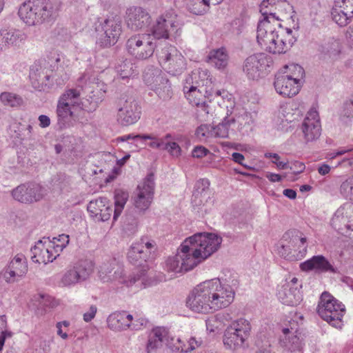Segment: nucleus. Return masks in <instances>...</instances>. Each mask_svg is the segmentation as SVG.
<instances>
[{"label":"nucleus","mask_w":353,"mask_h":353,"mask_svg":"<svg viewBox=\"0 0 353 353\" xmlns=\"http://www.w3.org/2000/svg\"><path fill=\"white\" fill-rule=\"evenodd\" d=\"M170 135L168 134L164 137L165 145L163 149L168 150L172 156L178 157L181 153V148L179 145L170 141Z\"/></svg>","instance_id":"603ef678"},{"label":"nucleus","mask_w":353,"mask_h":353,"mask_svg":"<svg viewBox=\"0 0 353 353\" xmlns=\"http://www.w3.org/2000/svg\"><path fill=\"white\" fill-rule=\"evenodd\" d=\"M154 189V174H148L137 188V196L134 198V205L141 210L148 209L152 200Z\"/></svg>","instance_id":"f3484780"},{"label":"nucleus","mask_w":353,"mask_h":353,"mask_svg":"<svg viewBox=\"0 0 353 353\" xmlns=\"http://www.w3.org/2000/svg\"><path fill=\"white\" fill-rule=\"evenodd\" d=\"M156 249L155 241L148 236H143L139 241L132 243L128 252V259L141 269L124 281L128 286L136 285L139 288H145L155 283L151 272H148L149 266L147 262L154 258Z\"/></svg>","instance_id":"f257e3e1"},{"label":"nucleus","mask_w":353,"mask_h":353,"mask_svg":"<svg viewBox=\"0 0 353 353\" xmlns=\"http://www.w3.org/2000/svg\"><path fill=\"white\" fill-rule=\"evenodd\" d=\"M205 76H208L206 79L202 80L203 81V85L206 86L205 93L208 94V97H210L212 96L213 94V90H212V78L210 77V75H208L207 73L205 74Z\"/></svg>","instance_id":"e2e57ef3"},{"label":"nucleus","mask_w":353,"mask_h":353,"mask_svg":"<svg viewBox=\"0 0 353 353\" xmlns=\"http://www.w3.org/2000/svg\"><path fill=\"white\" fill-rule=\"evenodd\" d=\"M274 85L279 94L291 98L299 93L301 83L290 79L288 77V74L278 73L275 77Z\"/></svg>","instance_id":"393cba45"},{"label":"nucleus","mask_w":353,"mask_h":353,"mask_svg":"<svg viewBox=\"0 0 353 353\" xmlns=\"http://www.w3.org/2000/svg\"><path fill=\"white\" fill-rule=\"evenodd\" d=\"M307 251V238L296 230L285 232L276 244V253L290 261H296L304 258Z\"/></svg>","instance_id":"423d86ee"},{"label":"nucleus","mask_w":353,"mask_h":353,"mask_svg":"<svg viewBox=\"0 0 353 353\" xmlns=\"http://www.w3.org/2000/svg\"><path fill=\"white\" fill-rule=\"evenodd\" d=\"M97 307L94 305H90L88 310L83 314V321L90 322L96 316Z\"/></svg>","instance_id":"bf43d9fd"},{"label":"nucleus","mask_w":353,"mask_h":353,"mask_svg":"<svg viewBox=\"0 0 353 353\" xmlns=\"http://www.w3.org/2000/svg\"><path fill=\"white\" fill-rule=\"evenodd\" d=\"M125 21L127 26L131 30H144L150 24L151 18L148 12L143 8L132 6L126 10Z\"/></svg>","instance_id":"aec40b11"},{"label":"nucleus","mask_w":353,"mask_h":353,"mask_svg":"<svg viewBox=\"0 0 353 353\" xmlns=\"http://www.w3.org/2000/svg\"><path fill=\"white\" fill-rule=\"evenodd\" d=\"M228 54L224 48L211 50L206 61L218 69L225 68L228 63Z\"/></svg>","instance_id":"473e14b6"},{"label":"nucleus","mask_w":353,"mask_h":353,"mask_svg":"<svg viewBox=\"0 0 353 353\" xmlns=\"http://www.w3.org/2000/svg\"><path fill=\"white\" fill-rule=\"evenodd\" d=\"M117 114V122L122 126L136 123L141 118V108L132 97L121 99Z\"/></svg>","instance_id":"4468645a"},{"label":"nucleus","mask_w":353,"mask_h":353,"mask_svg":"<svg viewBox=\"0 0 353 353\" xmlns=\"http://www.w3.org/2000/svg\"><path fill=\"white\" fill-rule=\"evenodd\" d=\"M211 110L212 108L205 102H203L200 105V116L203 117L205 121L209 120L210 117H213Z\"/></svg>","instance_id":"13d9d810"},{"label":"nucleus","mask_w":353,"mask_h":353,"mask_svg":"<svg viewBox=\"0 0 353 353\" xmlns=\"http://www.w3.org/2000/svg\"><path fill=\"white\" fill-rule=\"evenodd\" d=\"M157 58L160 65L173 75L181 73L185 68V59L174 46L166 45L157 52Z\"/></svg>","instance_id":"f8f14e48"},{"label":"nucleus","mask_w":353,"mask_h":353,"mask_svg":"<svg viewBox=\"0 0 353 353\" xmlns=\"http://www.w3.org/2000/svg\"><path fill=\"white\" fill-rule=\"evenodd\" d=\"M166 17H159L155 25L151 28V32L153 39H167L169 34L174 32H176L179 23L176 21V15H166Z\"/></svg>","instance_id":"b1692460"},{"label":"nucleus","mask_w":353,"mask_h":353,"mask_svg":"<svg viewBox=\"0 0 353 353\" xmlns=\"http://www.w3.org/2000/svg\"><path fill=\"white\" fill-rule=\"evenodd\" d=\"M271 63L272 59L269 56L258 53L244 61L243 70L249 79L259 80L268 74Z\"/></svg>","instance_id":"ddd939ff"},{"label":"nucleus","mask_w":353,"mask_h":353,"mask_svg":"<svg viewBox=\"0 0 353 353\" xmlns=\"http://www.w3.org/2000/svg\"><path fill=\"white\" fill-rule=\"evenodd\" d=\"M52 248L54 250V252L57 256L69 243V235L62 234L57 237H54L52 241H50Z\"/></svg>","instance_id":"a18cd8bd"},{"label":"nucleus","mask_w":353,"mask_h":353,"mask_svg":"<svg viewBox=\"0 0 353 353\" xmlns=\"http://www.w3.org/2000/svg\"><path fill=\"white\" fill-rule=\"evenodd\" d=\"M39 126L41 128L48 127L50 124V119L46 115H40L39 117Z\"/></svg>","instance_id":"338daca9"},{"label":"nucleus","mask_w":353,"mask_h":353,"mask_svg":"<svg viewBox=\"0 0 353 353\" xmlns=\"http://www.w3.org/2000/svg\"><path fill=\"white\" fill-rule=\"evenodd\" d=\"M1 102L11 107H18L23 103V99L19 95L10 92H3L0 95Z\"/></svg>","instance_id":"49530a36"},{"label":"nucleus","mask_w":353,"mask_h":353,"mask_svg":"<svg viewBox=\"0 0 353 353\" xmlns=\"http://www.w3.org/2000/svg\"><path fill=\"white\" fill-rule=\"evenodd\" d=\"M28 270L26 256L22 254H17L10 260L1 274L6 283H14L24 277Z\"/></svg>","instance_id":"2eb2a0df"},{"label":"nucleus","mask_w":353,"mask_h":353,"mask_svg":"<svg viewBox=\"0 0 353 353\" xmlns=\"http://www.w3.org/2000/svg\"><path fill=\"white\" fill-rule=\"evenodd\" d=\"M334 216L336 219H353V204H345L343 206L339 208L335 214Z\"/></svg>","instance_id":"3c124183"},{"label":"nucleus","mask_w":353,"mask_h":353,"mask_svg":"<svg viewBox=\"0 0 353 353\" xmlns=\"http://www.w3.org/2000/svg\"><path fill=\"white\" fill-rule=\"evenodd\" d=\"M340 190L344 196L353 200V176L342 183Z\"/></svg>","instance_id":"864d4df0"},{"label":"nucleus","mask_w":353,"mask_h":353,"mask_svg":"<svg viewBox=\"0 0 353 353\" xmlns=\"http://www.w3.org/2000/svg\"><path fill=\"white\" fill-rule=\"evenodd\" d=\"M222 238L214 233H200V259H205L221 246Z\"/></svg>","instance_id":"bb28decb"},{"label":"nucleus","mask_w":353,"mask_h":353,"mask_svg":"<svg viewBox=\"0 0 353 353\" xmlns=\"http://www.w3.org/2000/svg\"><path fill=\"white\" fill-rule=\"evenodd\" d=\"M199 263V233L186 238L177 250V253L165 261L168 272L184 273L192 270Z\"/></svg>","instance_id":"20e7f679"},{"label":"nucleus","mask_w":353,"mask_h":353,"mask_svg":"<svg viewBox=\"0 0 353 353\" xmlns=\"http://www.w3.org/2000/svg\"><path fill=\"white\" fill-rule=\"evenodd\" d=\"M223 0H202V3L205 6L202 14L206 13L209 10L210 5H218L221 3Z\"/></svg>","instance_id":"69168bd1"},{"label":"nucleus","mask_w":353,"mask_h":353,"mask_svg":"<svg viewBox=\"0 0 353 353\" xmlns=\"http://www.w3.org/2000/svg\"><path fill=\"white\" fill-rule=\"evenodd\" d=\"M286 108H281L279 112V117L281 119V122L283 123L284 121L287 123H290L293 121L294 119V115L292 113L286 112Z\"/></svg>","instance_id":"052dcab7"},{"label":"nucleus","mask_w":353,"mask_h":353,"mask_svg":"<svg viewBox=\"0 0 353 353\" xmlns=\"http://www.w3.org/2000/svg\"><path fill=\"white\" fill-rule=\"evenodd\" d=\"M61 62V54L56 50L47 52L46 57L36 61L30 69V77L45 83L50 84V78L55 70H58Z\"/></svg>","instance_id":"9d476101"},{"label":"nucleus","mask_w":353,"mask_h":353,"mask_svg":"<svg viewBox=\"0 0 353 353\" xmlns=\"http://www.w3.org/2000/svg\"><path fill=\"white\" fill-rule=\"evenodd\" d=\"M342 43L339 39L330 38L321 46V51L332 60H337L342 54Z\"/></svg>","instance_id":"72a5a7b5"},{"label":"nucleus","mask_w":353,"mask_h":353,"mask_svg":"<svg viewBox=\"0 0 353 353\" xmlns=\"http://www.w3.org/2000/svg\"><path fill=\"white\" fill-rule=\"evenodd\" d=\"M80 96V91L77 89H68L60 96L56 111L60 128L71 126L75 111L83 108Z\"/></svg>","instance_id":"0eeeda50"},{"label":"nucleus","mask_w":353,"mask_h":353,"mask_svg":"<svg viewBox=\"0 0 353 353\" xmlns=\"http://www.w3.org/2000/svg\"><path fill=\"white\" fill-rule=\"evenodd\" d=\"M199 82L196 80V74L195 73L188 77L183 86V92L187 100L193 105L197 107L199 105Z\"/></svg>","instance_id":"7c9ffc66"},{"label":"nucleus","mask_w":353,"mask_h":353,"mask_svg":"<svg viewBox=\"0 0 353 353\" xmlns=\"http://www.w3.org/2000/svg\"><path fill=\"white\" fill-rule=\"evenodd\" d=\"M279 73L281 74H288V77H290V79L301 82V79L304 76V70L301 65L292 63L285 65L283 71Z\"/></svg>","instance_id":"c03bdc74"},{"label":"nucleus","mask_w":353,"mask_h":353,"mask_svg":"<svg viewBox=\"0 0 353 353\" xmlns=\"http://www.w3.org/2000/svg\"><path fill=\"white\" fill-rule=\"evenodd\" d=\"M343 226L340 225V226H336V225H334V228H337L338 230V232L339 234H341L344 236H348L350 235V232L352 231H353V225H350L347 223H345V222H343Z\"/></svg>","instance_id":"680f3d73"},{"label":"nucleus","mask_w":353,"mask_h":353,"mask_svg":"<svg viewBox=\"0 0 353 353\" xmlns=\"http://www.w3.org/2000/svg\"><path fill=\"white\" fill-rule=\"evenodd\" d=\"M196 345L197 341L194 337L190 338L186 343L178 338L175 343L173 342L170 344V347L172 351L187 353L194 350Z\"/></svg>","instance_id":"79ce46f5"},{"label":"nucleus","mask_w":353,"mask_h":353,"mask_svg":"<svg viewBox=\"0 0 353 353\" xmlns=\"http://www.w3.org/2000/svg\"><path fill=\"white\" fill-rule=\"evenodd\" d=\"M292 6L285 0H263L260 5V12L263 17H271L272 21L278 22L284 14L290 13Z\"/></svg>","instance_id":"6ab92c4d"},{"label":"nucleus","mask_w":353,"mask_h":353,"mask_svg":"<svg viewBox=\"0 0 353 353\" xmlns=\"http://www.w3.org/2000/svg\"><path fill=\"white\" fill-rule=\"evenodd\" d=\"M216 319L215 317H212L206 321V328L210 332H214L218 326L215 325Z\"/></svg>","instance_id":"0e129e2a"},{"label":"nucleus","mask_w":353,"mask_h":353,"mask_svg":"<svg viewBox=\"0 0 353 353\" xmlns=\"http://www.w3.org/2000/svg\"><path fill=\"white\" fill-rule=\"evenodd\" d=\"M155 48L156 43L150 33L132 35L126 42L128 52L135 59L140 60L150 57Z\"/></svg>","instance_id":"9b49d317"},{"label":"nucleus","mask_w":353,"mask_h":353,"mask_svg":"<svg viewBox=\"0 0 353 353\" xmlns=\"http://www.w3.org/2000/svg\"><path fill=\"white\" fill-rule=\"evenodd\" d=\"M57 9L50 0H28L19 8L18 16L28 26H38L50 21Z\"/></svg>","instance_id":"39448f33"},{"label":"nucleus","mask_w":353,"mask_h":353,"mask_svg":"<svg viewBox=\"0 0 353 353\" xmlns=\"http://www.w3.org/2000/svg\"><path fill=\"white\" fill-rule=\"evenodd\" d=\"M265 177L271 182H279L282 180V176L281 175L272 172H267L265 174Z\"/></svg>","instance_id":"774afa93"},{"label":"nucleus","mask_w":353,"mask_h":353,"mask_svg":"<svg viewBox=\"0 0 353 353\" xmlns=\"http://www.w3.org/2000/svg\"><path fill=\"white\" fill-rule=\"evenodd\" d=\"M129 194L127 191L121 189L116 190L114 192V212L113 221H116L121 214L123 208L128 199Z\"/></svg>","instance_id":"58836bf2"},{"label":"nucleus","mask_w":353,"mask_h":353,"mask_svg":"<svg viewBox=\"0 0 353 353\" xmlns=\"http://www.w3.org/2000/svg\"><path fill=\"white\" fill-rule=\"evenodd\" d=\"M331 14L338 25L347 26L353 17V0H335Z\"/></svg>","instance_id":"4be33fe9"},{"label":"nucleus","mask_w":353,"mask_h":353,"mask_svg":"<svg viewBox=\"0 0 353 353\" xmlns=\"http://www.w3.org/2000/svg\"><path fill=\"white\" fill-rule=\"evenodd\" d=\"M131 324L130 330H139L147 325L148 320L143 317H136L135 319L133 317Z\"/></svg>","instance_id":"4d7b16f0"},{"label":"nucleus","mask_w":353,"mask_h":353,"mask_svg":"<svg viewBox=\"0 0 353 353\" xmlns=\"http://www.w3.org/2000/svg\"><path fill=\"white\" fill-rule=\"evenodd\" d=\"M200 185L203 187L202 191L200 192V197L202 198L200 201L202 202V200L205 199V201L208 202V199H210V196L213 194L212 192L209 189L210 181L205 179H200Z\"/></svg>","instance_id":"6e6d98bb"},{"label":"nucleus","mask_w":353,"mask_h":353,"mask_svg":"<svg viewBox=\"0 0 353 353\" xmlns=\"http://www.w3.org/2000/svg\"><path fill=\"white\" fill-rule=\"evenodd\" d=\"M104 37L101 41L104 47L115 44L121 34V23L119 19H108L103 26Z\"/></svg>","instance_id":"c85d7f7f"},{"label":"nucleus","mask_w":353,"mask_h":353,"mask_svg":"<svg viewBox=\"0 0 353 353\" xmlns=\"http://www.w3.org/2000/svg\"><path fill=\"white\" fill-rule=\"evenodd\" d=\"M4 42L9 46H18L26 40V36L22 31L17 29L3 30L1 33Z\"/></svg>","instance_id":"c9c22d12"},{"label":"nucleus","mask_w":353,"mask_h":353,"mask_svg":"<svg viewBox=\"0 0 353 353\" xmlns=\"http://www.w3.org/2000/svg\"><path fill=\"white\" fill-rule=\"evenodd\" d=\"M30 251L32 261L39 264L52 262L58 256L47 239L38 241Z\"/></svg>","instance_id":"412c9836"},{"label":"nucleus","mask_w":353,"mask_h":353,"mask_svg":"<svg viewBox=\"0 0 353 353\" xmlns=\"http://www.w3.org/2000/svg\"><path fill=\"white\" fill-rule=\"evenodd\" d=\"M278 296L280 301L285 305H297L301 301V295L296 288L292 289L289 285L283 286V289L279 290Z\"/></svg>","instance_id":"f704fd0d"},{"label":"nucleus","mask_w":353,"mask_h":353,"mask_svg":"<svg viewBox=\"0 0 353 353\" xmlns=\"http://www.w3.org/2000/svg\"><path fill=\"white\" fill-rule=\"evenodd\" d=\"M256 40L261 49L272 54L286 52L296 41L292 30L283 28L276 21L265 17L260 20L256 30Z\"/></svg>","instance_id":"f03ea898"},{"label":"nucleus","mask_w":353,"mask_h":353,"mask_svg":"<svg viewBox=\"0 0 353 353\" xmlns=\"http://www.w3.org/2000/svg\"><path fill=\"white\" fill-rule=\"evenodd\" d=\"M265 157L267 159H271L272 162L275 164L278 169L285 170L288 168V162L284 161H280L281 157L276 153L266 152Z\"/></svg>","instance_id":"5fc2aeb1"},{"label":"nucleus","mask_w":353,"mask_h":353,"mask_svg":"<svg viewBox=\"0 0 353 353\" xmlns=\"http://www.w3.org/2000/svg\"><path fill=\"white\" fill-rule=\"evenodd\" d=\"M81 281L73 268H70L65 272L60 281L61 284L65 287L71 286Z\"/></svg>","instance_id":"de8ad7c7"},{"label":"nucleus","mask_w":353,"mask_h":353,"mask_svg":"<svg viewBox=\"0 0 353 353\" xmlns=\"http://www.w3.org/2000/svg\"><path fill=\"white\" fill-rule=\"evenodd\" d=\"M166 336V331L161 327H156L152 330L148 336L145 346L147 353H156L157 350L162 346V343Z\"/></svg>","instance_id":"2f4dec72"},{"label":"nucleus","mask_w":353,"mask_h":353,"mask_svg":"<svg viewBox=\"0 0 353 353\" xmlns=\"http://www.w3.org/2000/svg\"><path fill=\"white\" fill-rule=\"evenodd\" d=\"M282 331L285 338L281 340V345L291 352H298L299 353H302L303 343L301 339L296 335L287 339V335L290 332V329L283 328Z\"/></svg>","instance_id":"e433bc0d"},{"label":"nucleus","mask_w":353,"mask_h":353,"mask_svg":"<svg viewBox=\"0 0 353 353\" xmlns=\"http://www.w3.org/2000/svg\"><path fill=\"white\" fill-rule=\"evenodd\" d=\"M199 290L194 288L189 294L186 300V306L192 311L197 312L199 310Z\"/></svg>","instance_id":"8fccbe9b"},{"label":"nucleus","mask_w":353,"mask_h":353,"mask_svg":"<svg viewBox=\"0 0 353 353\" xmlns=\"http://www.w3.org/2000/svg\"><path fill=\"white\" fill-rule=\"evenodd\" d=\"M133 316L126 311H117L107 318L108 327L114 332H122L130 329Z\"/></svg>","instance_id":"cd10ccee"},{"label":"nucleus","mask_w":353,"mask_h":353,"mask_svg":"<svg viewBox=\"0 0 353 353\" xmlns=\"http://www.w3.org/2000/svg\"><path fill=\"white\" fill-rule=\"evenodd\" d=\"M252 330L249 321L239 319L233 321L224 331L223 343L224 347L235 351L244 347Z\"/></svg>","instance_id":"1a4fd4ad"},{"label":"nucleus","mask_w":353,"mask_h":353,"mask_svg":"<svg viewBox=\"0 0 353 353\" xmlns=\"http://www.w3.org/2000/svg\"><path fill=\"white\" fill-rule=\"evenodd\" d=\"M118 74L123 79H128L132 75L134 69L130 61H125L117 68Z\"/></svg>","instance_id":"09e8293b"},{"label":"nucleus","mask_w":353,"mask_h":353,"mask_svg":"<svg viewBox=\"0 0 353 353\" xmlns=\"http://www.w3.org/2000/svg\"><path fill=\"white\" fill-rule=\"evenodd\" d=\"M143 80L146 84L152 86V89L154 90L157 94L161 96L159 92V88H157L159 81L161 82L163 80L162 77H160V72L158 70H149L145 72L143 74Z\"/></svg>","instance_id":"37998d69"},{"label":"nucleus","mask_w":353,"mask_h":353,"mask_svg":"<svg viewBox=\"0 0 353 353\" xmlns=\"http://www.w3.org/2000/svg\"><path fill=\"white\" fill-rule=\"evenodd\" d=\"M235 292L229 285H223L219 279L200 283L201 312L209 313L227 307L234 301Z\"/></svg>","instance_id":"7ed1b4c3"},{"label":"nucleus","mask_w":353,"mask_h":353,"mask_svg":"<svg viewBox=\"0 0 353 353\" xmlns=\"http://www.w3.org/2000/svg\"><path fill=\"white\" fill-rule=\"evenodd\" d=\"M301 130L307 141H314L320 137L321 125L319 113L315 109L308 111L302 123Z\"/></svg>","instance_id":"5701e85b"},{"label":"nucleus","mask_w":353,"mask_h":353,"mask_svg":"<svg viewBox=\"0 0 353 353\" xmlns=\"http://www.w3.org/2000/svg\"><path fill=\"white\" fill-rule=\"evenodd\" d=\"M106 199L103 198L91 201L88 205V211L91 214V216L97 219V221H108L109 218H105L102 215V208H105Z\"/></svg>","instance_id":"ea45409f"},{"label":"nucleus","mask_w":353,"mask_h":353,"mask_svg":"<svg viewBox=\"0 0 353 353\" xmlns=\"http://www.w3.org/2000/svg\"><path fill=\"white\" fill-rule=\"evenodd\" d=\"M141 141L142 143L150 140L147 145L153 149L161 148L163 149L165 145L164 138H159L152 134H129L117 137L113 140V143L118 144L120 143L127 142L129 145V149L131 152L136 151L138 145L136 143L137 141Z\"/></svg>","instance_id":"a211bd4d"},{"label":"nucleus","mask_w":353,"mask_h":353,"mask_svg":"<svg viewBox=\"0 0 353 353\" xmlns=\"http://www.w3.org/2000/svg\"><path fill=\"white\" fill-rule=\"evenodd\" d=\"M317 312L322 319L333 327L341 328L345 312L344 305L327 292L322 293L317 306Z\"/></svg>","instance_id":"6e6552de"},{"label":"nucleus","mask_w":353,"mask_h":353,"mask_svg":"<svg viewBox=\"0 0 353 353\" xmlns=\"http://www.w3.org/2000/svg\"><path fill=\"white\" fill-rule=\"evenodd\" d=\"M80 281L86 280L93 272L94 264L90 260H81L72 267Z\"/></svg>","instance_id":"4c0bfd02"},{"label":"nucleus","mask_w":353,"mask_h":353,"mask_svg":"<svg viewBox=\"0 0 353 353\" xmlns=\"http://www.w3.org/2000/svg\"><path fill=\"white\" fill-rule=\"evenodd\" d=\"M300 268L302 271L316 272H330L336 274L337 268H335L324 256L316 255L301 263Z\"/></svg>","instance_id":"a878e982"},{"label":"nucleus","mask_w":353,"mask_h":353,"mask_svg":"<svg viewBox=\"0 0 353 353\" xmlns=\"http://www.w3.org/2000/svg\"><path fill=\"white\" fill-rule=\"evenodd\" d=\"M234 122L235 120L233 117H225L222 123L215 127L207 124H201L200 132L204 137H227L230 127Z\"/></svg>","instance_id":"c756f323"},{"label":"nucleus","mask_w":353,"mask_h":353,"mask_svg":"<svg viewBox=\"0 0 353 353\" xmlns=\"http://www.w3.org/2000/svg\"><path fill=\"white\" fill-rule=\"evenodd\" d=\"M12 194L19 202L32 203L44 198L47 190L38 183L22 184L17 187Z\"/></svg>","instance_id":"dca6fc26"},{"label":"nucleus","mask_w":353,"mask_h":353,"mask_svg":"<svg viewBox=\"0 0 353 353\" xmlns=\"http://www.w3.org/2000/svg\"><path fill=\"white\" fill-rule=\"evenodd\" d=\"M117 263L115 259H110L103 262L99 267V276L103 282H108L114 278L112 272Z\"/></svg>","instance_id":"a19ab883"}]
</instances>
